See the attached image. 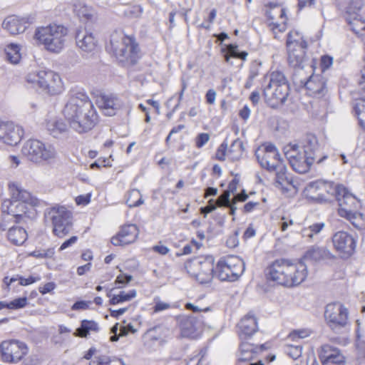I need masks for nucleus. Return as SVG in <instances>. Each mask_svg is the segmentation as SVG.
Here are the masks:
<instances>
[{
    "label": "nucleus",
    "instance_id": "9b49d317",
    "mask_svg": "<svg viewBox=\"0 0 365 365\" xmlns=\"http://www.w3.org/2000/svg\"><path fill=\"white\" fill-rule=\"evenodd\" d=\"M46 221H51L53 232L58 237L62 238L71 230V213L65 207H53L45 212Z\"/></svg>",
    "mask_w": 365,
    "mask_h": 365
},
{
    "label": "nucleus",
    "instance_id": "bb28decb",
    "mask_svg": "<svg viewBox=\"0 0 365 365\" xmlns=\"http://www.w3.org/2000/svg\"><path fill=\"white\" fill-rule=\"evenodd\" d=\"M269 172H275V184L277 187L289 190V186L292 185V178L287 173V168L282 163L272 168Z\"/></svg>",
    "mask_w": 365,
    "mask_h": 365
},
{
    "label": "nucleus",
    "instance_id": "e433bc0d",
    "mask_svg": "<svg viewBox=\"0 0 365 365\" xmlns=\"http://www.w3.org/2000/svg\"><path fill=\"white\" fill-rule=\"evenodd\" d=\"M294 277L289 279L290 283L293 284V287L297 286L302 283L307 278L308 274L307 266L302 261L294 262Z\"/></svg>",
    "mask_w": 365,
    "mask_h": 365
},
{
    "label": "nucleus",
    "instance_id": "c85d7f7f",
    "mask_svg": "<svg viewBox=\"0 0 365 365\" xmlns=\"http://www.w3.org/2000/svg\"><path fill=\"white\" fill-rule=\"evenodd\" d=\"M316 163L314 158L307 155L304 152L290 163L291 167L299 173H305L310 169V166Z\"/></svg>",
    "mask_w": 365,
    "mask_h": 365
},
{
    "label": "nucleus",
    "instance_id": "a18cd8bd",
    "mask_svg": "<svg viewBox=\"0 0 365 365\" xmlns=\"http://www.w3.org/2000/svg\"><path fill=\"white\" fill-rule=\"evenodd\" d=\"M135 296L136 291L135 289H131L128 292L121 291L118 294H114L111 299H110L109 302L110 304L115 305L124 302H128L135 298Z\"/></svg>",
    "mask_w": 365,
    "mask_h": 365
},
{
    "label": "nucleus",
    "instance_id": "9d476101",
    "mask_svg": "<svg viewBox=\"0 0 365 365\" xmlns=\"http://www.w3.org/2000/svg\"><path fill=\"white\" fill-rule=\"evenodd\" d=\"M21 153L27 160L34 163L48 161L54 159L56 155V151L53 145L36 139L27 140L21 149Z\"/></svg>",
    "mask_w": 365,
    "mask_h": 365
},
{
    "label": "nucleus",
    "instance_id": "49530a36",
    "mask_svg": "<svg viewBox=\"0 0 365 365\" xmlns=\"http://www.w3.org/2000/svg\"><path fill=\"white\" fill-rule=\"evenodd\" d=\"M143 202L142 195L138 190L133 189L128 192L126 204L129 207H138L143 204Z\"/></svg>",
    "mask_w": 365,
    "mask_h": 365
},
{
    "label": "nucleus",
    "instance_id": "f03ea898",
    "mask_svg": "<svg viewBox=\"0 0 365 365\" xmlns=\"http://www.w3.org/2000/svg\"><path fill=\"white\" fill-rule=\"evenodd\" d=\"M9 190L11 200L2 203V212L11 216L16 223L25 222L27 219L34 217L35 207L40 204L38 199L16 182H10Z\"/></svg>",
    "mask_w": 365,
    "mask_h": 365
},
{
    "label": "nucleus",
    "instance_id": "864d4df0",
    "mask_svg": "<svg viewBox=\"0 0 365 365\" xmlns=\"http://www.w3.org/2000/svg\"><path fill=\"white\" fill-rule=\"evenodd\" d=\"M312 331L307 329H297L292 331L288 336L291 340L295 341L298 339H304L311 335Z\"/></svg>",
    "mask_w": 365,
    "mask_h": 365
},
{
    "label": "nucleus",
    "instance_id": "7ed1b4c3",
    "mask_svg": "<svg viewBox=\"0 0 365 365\" xmlns=\"http://www.w3.org/2000/svg\"><path fill=\"white\" fill-rule=\"evenodd\" d=\"M262 94L266 103L272 108L284 104L289 94L288 81L282 71H274L264 78Z\"/></svg>",
    "mask_w": 365,
    "mask_h": 365
},
{
    "label": "nucleus",
    "instance_id": "6e6d98bb",
    "mask_svg": "<svg viewBox=\"0 0 365 365\" xmlns=\"http://www.w3.org/2000/svg\"><path fill=\"white\" fill-rule=\"evenodd\" d=\"M351 29L356 34L364 35L361 31H365V23L356 17V20H351Z\"/></svg>",
    "mask_w": 365,
    "mask_h": 365
},
{
    "label": "nucleus",
    "instance_id": "ea45409f",
    "mask_svg": "<svg viewBox=\"0 0 365 365\" xmlns=\"http://www.w3.org/2000/svg\"><path fill=\"white\" fill-rule=\"evenodd\" d=\"M286 45L287 48H294L301 46H307V43L300 33L297 31H291L287 34Z\"/></svg>",
    "mask_w": 365,
    "mask_h": 365
},
{
    "label": "nucleus",
    "instance_id": "473e14b6",
    "mask_svg": "<svg viewBox=\"0 0 365 365\" xmlns=\"http://www.w3.org/2000/svg\"><path fill=\"white\" fill-rule=\"evenodd\" d=\"M8 240L15 245H21L27 240L26 230L21 227L14 226L9 228L7 234Z\"/></svg>",
    "mask_w": 365,
    "mask_h": 365
},
{
    "label": "nucleus",
    "instance_id": "5701e85b",
    "mask_svg": "<svg viewBox=\"0 0 365 365\" xmlns=\"http://www.w3.org/2000/svg\"><path fill=\"white\" fill-rule=\"evenodd\" d=\"M307 48V46H301L294 48H287L288 63L290 66L303 69L308 65V58L306 56Z\"/></svg>",
    "mask_w": 365,
    "mask_h": 365
},
{
    "label": "nucleus",
    "instance_id": "8fccbe9b",
    "mask_svg": "<svg viewBox=\"0 0 365 365\" xmlns=\"http://www.w3.org/2000/svg\"><path fill=\"white\" fill-rule=\"evenodd\" d=\"M90 365H125L121 359L110 361L108 356L101 355L96 356L90 361Z\"/></svg>",
    "mask_w": 365,
    "mask_h": 365
},
{
    "label": "nucleus",
    "instance_id": "2f4dec72",
    "mask_svg": "<svg viewBox=\"0 0 365 365\" xmlns=\"http://www.w3.org/2000/svg\"><path fill=\"white\" fill-rule=\"evenodd\" d=\"M339 215L347 219L354 227L357 229H364L365 228V215L361 212H358L356 211H346L344 209H339L338 210Z\"/></svg>",
    "mask_w": 365,
    "mask_h": 365
},
{
    "label": "nucleus",
    "instance_id": "f8f14e48",
    "mask_svg": "<svg viewBox=\"0 0 365 365\" xmlns=\"http://www.w3.org/2000/svg\"><path fill=\"white\" fill-rule=\"evenodd\" d=\"M267 279L286 287H293L289 279L294 277V262L285 259H276L266 269Z\"/></svg>",
    "mask_w": 365,
    "mask_h": 365
},
{
    "label": "nucleus",
    "instance_id": "13d9d810",
    "mask_svg": "<svg viewBox=\"0 0 365 365\" xmlns=\"http://www.w3.org/2000/svg\"><path fill=\"white\" fill-rule=\"evenodd\" d=\"M209 140L210 135L208 133H200L195 138L196 147L198 148L203 147L208 142Z\"/></svg>",
    "mask_w": 365,
    "mask_h": 365
},
{
    "label": "nucleus",
    "instance_id": "69168bd1",
    "mask_svg": "<svg viewBox=\"0 0 365 365\" xmlns=\"http://www.w3.org/2000/svg\"><path fill=\"white\" fill-rule=\"evenodd\" d=\"M39 280H41V277H39V276H37V277L30 276L28 278H24L21 276V282H19V284L21 286H27V285L31 284L34 282H36Z\"/></svg>",
    "mask_w": 365,
    "mask_h": 365
},
{
    "label": "nucleus",
    "instance_id": "37998d69",
    "mask_svg": "<svg viewBox=\"0 0 365 365\" xmlns=\"http://www.w3.org/2000/svg\"><path fill=\"white\" fill-rule=\"evenodd\" d=\"M20 48L17 44L10 43L5 49L7 60L14 64L19 62L21 54L19 53Z\"/></svg>",
    "mask_w": 365,
    "mask_h": 365
},
{
    "label": "nucleus",
    "instance_id": "0eeeda50",
    "mask_svg": "<svg viewBox=\"0 0 365 365\" xmlns=\"http://www.w3.org/2000/svg\"><path fill=\"white\" fill-rule=\"evenodd\" d=\"M245 262L236 256L220 259L215 267V275L221 281L235 282L243 274Z\"/></svg>",
    "mask_w": 365,
    "mask_h": 365
},
{
    "label": "nucleus",
    "instance_id": "680f3d73",
    "mask_svg": "<svg viewBox=\"0 0 365 365\" xmlns=\"http://www.w3.org/2000/svg\"><path fill=\"white\" fill-rule=\"evenodd\" d=\"M260 66L261 63L256 61L252 62L250 66L248 76L252 78H255L257 76H258L259 73Z\"/></svg>",
    "mask_w": 365,
    "mask_h": 365
},
{
    "label": "nucleus",
    "instance_id": "423d86ee",
    "mask_svg": "<svg viewBox=\"0 0 365 365\" xmlns=\"http://www.w3.org/2000/svg\"><path fill=\"white\" fill-rule=\"evenodd\" d=\"M26 81L32 87H38L43 92L56 95L63 90V83L60 76L52 71H39L36 73H30Z\"/></svg>",
    "mask_w": 365,
    "mask_h": 365
},
{
    "label": "nucleus",
    "instance_id": "603ef678",
    "mask_svg": "<svg viewBox=\"0 0 365 365\" xmlns=\"http://www.w3.org/2000/svg\"><path fill=\"white\" fill-rule=\"evenodd\" d=\"M284 353L293 359L301 356L302 346L301 345L287 344L284 348Z\"/></svg>",
    "mask_w": 365,
    "mask_h": 365
},
{
    "label": "nucleus",
    "instance_id": "3c124183",
    "mask_svg": "<svg viewBox=\"0 0 365 365\" xmlns=\"http://www.w3.org/2000/svg\"><path fill=\"white\" fill-rule=\"evenodd\" d=\"M354 110L360 126L365 130V100L356 102Z\"/></svg>",
    "mask_w": 365,
    "mask_h": 365
},
{
    "label": "nucleus",
    "instance_id": "39448f33",
    "mask_svg": "<svg viewBox=\"0 0 365 365\" xmlns=\"http://www.w3.org/2000/svg\"><path fill=\"white\" fill-rule=\"evenodd\" d=\"M68 29L61 24H51L36 29L34 38L51 53H58L64 47Z\"/></svg>",
    "mask_w": 365,
    "mask_h": 365
},
{
    "label": "nucleus",
    "instance_id": "f3484780",
    "mask_svg": "<svg viewBox=\"0 0 365 365\" xmlns=\"http://www.w3.org/2000/svg\"><path fill=\"white\" fill-rule=\"evenodd\" d=\"M332 242L337 252L346 257H350L355 250L356 240L346 232L339 231L332 237Z\"/></svg>",
    "mask_w": 365,
    "mask_h": 365
},
{
    "label": "nucleus",
    "instance_id": "6e6552de",
    "mask_svg": "<svg viewBox=\"0 0 365 365\" xmlns=\"http://www.w3.org/2000/svg\"><path fill=\"white\" fill-rule=\"evenodd\" d=\"M184 269L200 284L210 282L215 276L214 258L212 256L187 261L185 263Z\"/></svg>",
    "mask_w": 365,
    "mask_h": 365
},
{
    "label": "nucleus",
    "instance_id": "20e7f679",
    "mask_svg": "<svg viewBox=\"0 0 365 365\" xmlns=\"http://www.w3.org/2000/svg\"><path fill=\"white\" fill-rule=\"evenodd\" d=\"M108 48L124 66L134 65L140 58L139 46L135 38L122 32L115 31L111 34Z\"/></svg>",
    "mask_w": 365,
    "mask_h": 365
},
{
    "label": "nucleus",
    "instance_id": "4c0bfd02",
    "mask_svg": "<svg viewBox=\"0 0 365 365\" xmlns=\"http://www.w3.org/2000/svg\"><path fill=\"white\" fill-rule=\"evenodd\" d=\"M73 11L81 21H87L92 19L93 9L82 2H76L73 5Z\"/></svg>",
    "mask_w": 365,
    "mask_h": 365
},
{
    "label": "nucleus",
    "instance_id": "f257e3e1",
    "mask_svg": "<svg viewBox=\"0 0 365 365\" xmlns=\"http://www.w3.org/2000/svg\"><path fill=\"white\" fill-rule=\"evenodd\" d=\"M63 113L70 127L78 133L88 132L98 123L97 112L83 92H76L70 96Z\"/></svg>",
    "mask_w": 365,
    "mask_h": 365
},
{
    "label": "nucleus",
    "instance_id": "f704fd0d",
    "mask_svg": "<svg viewBox=\"0 0 365 365\" xmlns=\"http://www.w3.org/2000/svg\"><path fill=\"white\" fill-rule=\"evenodd\" d=\"M47 129L50 135L56 138L65 135L68 132L67 125L61 119L48 122Z\"/></svg>",
    "mask_w": 365,
    "mask_h": 365
},
{
    "label": "nucleus",
    "instance_id": "052dcab7",
    "mask_svg": "<svg viewBox=\"0 0 365 365\" xmlns=\"http://www.w3.org/2000/svg\"><path fill=\"white\" fill-rule=\"evenodd\" d=\"M230 190H224L223 192L220 195L218 198V202L220 206L230 205Z\"/></svg>",
    "mask_w": 365,
    "mask_h": 365
},
{
    "label": "nucleus",
    "instance_id": "a19ab883",
    "mask_svg": "<svg viewBox=\"0 0 365 365\" xmlns=\"http://www.w3.org/2000/svg\"><path fill=\"white\" fill-rule=\"evenodd\" d=\"M244 150L245 147L243 143L237 138L232 143L227 151V155L232 161L239 160L241 158Z\"/></svg>",
    "mask_w": 365,
    "mask_h": 365
},
{
    "label": "nucleus",
    "instance_id": "6ab92c4d",
    "mask_svg": "<svg viewBox=\"0 0 365 365\" xmlns=\"http://www.w3.org/2000/svg\"><path fill=\"white\" fill-rule=\"evenodd\" d=\"M302 148L307 155L314 158L317 164H322L328 158L327 155L321 154L317 138L312 134H307L304 137L302 141Z\"/></svg>",
    "mask_w": 365,
    "mask_h": 365
},
{
    "label": "nucleus",
    "instance_id": "a878e982",
    "mask_svg": "<svg viewBox=\"0 0 365 365\" xmlns=\"http://www.w3.org/2000/svg\"><path fill=\"white\" fill-rule=\"evenodd\" d=\"M240 338L251 336L257 331V319L254 316L247 314L238 324Z\"/></svg>",
    "mask_w": 365,
    "mask_h": 365
},
{
    "label": "nucleus",
    "instance_id": "1a4fd4ad",
    "mask_svg": "<svg viewBox=\"0 0 365 365\" xmlns=\"http://www.w3.org/2000/svg\"><path fill=\"white\" fill-rule=\"evenodd\" d=\"M324 318L328 327L336 334L343 333L348 328L349 311L340 302L328 304L326 306Z\"/></svg>",
    "mask_w": 365,
    "mask_h": 365
},
{
    "label": "nucleus",
    "instance_id": "79ce46f5",
    "mask_svg": "<svg viewBox=\"0 0 365 365\" xmlns=\"http://www.w3.org/2000/svg\"><path fill=\"white\" fill-rule=\"evenodd\" d=\"M322 185V192L319 193V195L324 196V192L327 193L331 196H334L335 199L340 195V192L344 190V185H335L333 182H327L325 181L324 183H320Z\"/></svg>",
    "mask_w": 365,
    "mask_h": 365
},
{
    "label": "nucleus",
    "instance_id": "e2e57ef3",
    "mask_svg": "<svg viewBox=\"0 0 365 365\" xmlns=\"http://www.w3.org/2000/svg\"><path fill=\"white\" fill-rule=\"evenodd\" d=\"M333 63V58L324 55L321 58L320 67L322 72H324L327 69H328Z\"/></svg>",
    "mask_w": 365,
    "mask_h": 365
},
{
    "label": "nucleus",
    "instance_id": "c9c22d12",
    "mask_svg": "<svg viewBox=\"0 0 365 365\" xmlns=\"http://www.w3.org/2000/svg\"><path fill=\"white\" fill-rule=\"evenodd\" d=\"M363 6L362 0H351L345 8V18L349 24H352L351 20H356L359 16V12Z\"/></svg>",
    "mask_w": 365,
    "mask_h": 365
},
{
    "label": "nucleus",
    "instance_id": "7c9ffc66",
    "mask_svg": "<svg viewBox=\"0 0 365 365\" xmlns=\"http://www.w3.org/2000/svg\"><path fill=\"white\" fill-rule=\"evenodd\" d=\"M260 351L265 349L264 344L260 345L259 348L254 344L242 342L240 346V351L238 354L239 361H250L253 359L254 355L257 352V349Z\"/></svg>",
    "mask_w": 365,
    "mask_h": 365
},
{
    "label": "nucleus",
    "instance_id": "c756f323",
    "mask_svg": "<svg viewBox=\"0 0 365 365\" xmlns=\"http://www.w3.org/2000/svg\"><path fill=\"white\" fill-rule=\"evenodd\" d=\"M305 257L314 261H320L323 259H331L334 258V255L324 247L312 246L305 253Z\"/></svg>",
    "mask_w": 365,
    "mask_h": 365
},
{
    "label": "nucleus",
    "instance_id": "58836bf2",
    "mask_svg": "<svg viewBox=\"0 0 365 365\" xmlns=\"http://www.w3.org/2000/svg\"><path fill=\"white\" fill-rule=\"evenodd\" d=\"M286 45L287 48H294L301 46H307V43L300 33L297 31H291L287 34Z\"/></svg>",
    "mask_w": 365,
    "mask_h": 365
},
{
    "label": "nucleus",
    "instance_id": "0e129e2a",
    "mask_svg": "<svg viewBox=\"0 0 365 365\" xmlns=\"http://www.w3.org/2000/svg\"><path fill=\"white\" fill-rule=\"evenodd\" d=\"M324 182L325 181L321 180L310 182L307 185V190L309 191H319L322 192L323 187L320 183H324Z\"/></svg>",
    "mask_w": 365,
    "mask_h": 365
},
{
    "label": "nucleus",
    "instance_id": "412c9836",
    "mask_svg": "<svg viewBox=\"0 0 365 365\" xmlns=\"http://www.w3.org/2000/svg\"><path fill=\"white\" fill-rule=\"evenodd\" d=\"M96 103L106 115L113 116L122 106L120 100L113 95H101Z\"/></svg>",
    "mask_w": 365,
    "mask_h": 365
},
{
    "label": "nucleus",
    "instance_id": "ddd939ff",
    "mask_svg": "<svg viewBox=\"0 0 365 365\" xmlns=\"http://www.w3.org/2000/svg\"><path fill=\"white\" fill-rule=\"evenodd\" d=\"M27 345L21 341L10 339L0 344V354L3 361L16 364L28 354Z\"/></svg>",
    "mask_w": 365,
    "mask_h": 365
},
{
    "label": "nucleus",
    "instance_id": "aec40b11",
    "mask_svg": "<svg viewBox=\"0 0 365 365\" xmlns=\"http://www.w3.org/2000/svg\"><path fill=\"white\" fill-rule=\"evenodd\" d=\"M312 96H323L327 92L326 80L321 75H312L306 81H301Z\"/></svg>",
    "mask_w": 365,
    "mask_h": 365
},
{
    "label": "nucleus",
    "instance_id": "09e8293b",
    "mask_svg": "<svg viewBox=\"0 0 365 365\" xmlns=\"http://www.w3.org/2000/svg\"><path fill=\"white\" fill-rule=\"evenodd\" d=\"M206 351L200 349L192 353L187 359H185V365H202L205 361Z\"/></svg>",
    "mask_w": 365,
    "mask_h": 365
},
{
    "label": "nucleus",
    "instance_id": "2eb2a0df",
    "mask_svg": "<svg viewBox=\"0 0 365 365\" xmlns=\"http://www.w3.org/2000/svg\"><path fill=\"white\" fill-rule=\"evenodd\" d=\"M319 359L322 365H345V357L339 349L326 344L318 350Z\"/></svg>",
    "mask_w": 365,
    "mask_h": 365
},
{
    "label": "nucleus",
    "instance_id": "72a5a7b5",
    "mask_svg": "<svg viewBox=\"0 0 365 365\" xmlns=\"http://www.w3.org/2000/svg\"><path fill=\"white\" fill-rule=\"evenodd\" d=\"M99 329V325L96 322L83 319L81 322V326L76 330L74 335L86 338L91 332H98Z\"/></svg>",
    "mask_w": 365,
    "mask_h": 365
},
{
    "label": "nucleus",
    "instance_id": "de8ad7c7",
    "mask_svg": "<svg viewBox=\"0 0 365 365\" xmlns=\"http://www.w3.org/2000/svg\"><path fill=\"white\" fill-rule=\"evenodd\" d=\"M284 153L289 164L302 153L296 143H289L284 147Z\"/></svg>",
    "mask_w": 365,
    "mask_h": 365
},
{
    "label": "nucleus",
    "instance_id": "393cba45",
    "mask_svg": "<svg viewBox=\"0 0 365 365\" xmlns=\"http://www.w3.org/2000/svg\"><path fill=\"white\" fill-rule=\"evenodd\" d=\"M339 208L344 209L346 211H356L361 206V202L358 200L354 195L344 186L343 192H340V195L336 200Z\"/></svg>",
    "mask_w": 365,
    "mask_h": 365
},
{
    "label": "nucleus",
    "instance_id": "5fc2aeb1",
    "mask_svg": "<svg viewBox=\"0 0 365 365\" xmlns=\"http://www.w3.org/2000/svg\"><path fill=\"white\" fill-rule=\"evenodd\" d=\"M27 304V298L26 297H19L17 299H15L10 302H7V309H18L23 308L26 307Z\"/></svg>",
    "mask_w": 365,
    "mask_h": 365
},
{
    "label": "nucleus",
    "instance_id": "4468645a",
    "mask_svg": "<svg viewBox=\"0 0 365 365\" xmlns=\"http://www.w3.org/2000/svg\"><path fill=\"white\" fill-rule=\"evenodd\" d=\"M255 156L261 167L269 171L282 163L277 148L272 143L265 144L262 150L258 148L255 151Z\"/></svg>",
    "mask_w": 365,
    "mask_h": 365
},
{
    "label": "nucleus",
    "instance_id": "4d7b16f0",
    "mask_svg": "<svg viewBox=\"0 0 365 365\" xmlns=\"http://www.w3.org/2000/svg\"><path fill=\"white\" fill-rule=\"evenodd\" d=\"M279 17L282 19V24H274L273 29H277L279 31L283 32L286 29V11L283 8H279Z\"/></svg>",
    "mask_w": 365,
    "mask_h": 365
},
{
    "label": "nucleus",
    "instance_id": "774afa93",
    "mask_svg": "<svg viewBox=\"0 0 365 365\" xmlns=\"http://www.w3.org/2000/svg\"><path fill=\"white\" fill-rule=\"evenodd\" d=\"M89 303L88 302L86 301H77L71 307L72 310H85L87 309L89 307Z\"/></svg>",
    "mask_w": 365,
    "mask_h": 365
},
{
    "label": "nucleus",
    "instance_id": "dca6fc26",
    "mask_svg": "<svg viewBox=\"0 0 365 365\" xmlns=\"http://www.w3.org/2000/svg\"><path fill=\"white\" fill-rule=\"evenodd\" d=\"M23 135V130L12 122L0 120V142L9 145H17Z\"/></svg>",
    "mask_w": 365,
    "mask_h": 365
},
{
    "label": "nucleus",
    "instance_id": "c03bdc74",
    "mask_svg": "<svg viewBox=\"0 0 365 365\" xmlns=\"http://www.w3.org/2000/svg\"><path fill=\"white\" fill-rule=\"evenodd\" d=\"M325 227L324 222H316L302 230V236L308 239H312L314 235H318Z\"/></svg>",
    "mask_w": 365,
    "mask_h": 365
},
{
    "label": "nucleus",
    "instance_id": "a211bd4d",
    "mask_svg": "<svg viewBox=\"0 0 365 365\" xmlns=\"http://www.w3.org/2000/svg\"><path fill=\"white\" fill-rule=\"evenodd\" d=\"M139 234L138 227L134 224L122 226L118 234L111 238V243L115 246H123L135 241Z\"/></svg>",
    "mask_w": 365,
    "mask_h": 365
},
{
    "label": "nucleus",
    "instance_id": "b1692460",
    "mask_svg": "<svg viewBox=\"0 0 365 365\" xmlns=\"http://www.w3.org/2000/svg\"><path fill=\"white\" fill-rule=\"evenodd\" d=\"M27 24L28 21L25 18L11 16L4 20L2 26L11 34L16 35L23 33L26 29Z\"/></svg>",
    "mask_w": 365,
    "mask_h": 365
},
{
    "label": "nucleus",
    "instance_id": "bf43d9fd",
    "mask_svg": "<svg viewBox=\"0 0 365 365\" xmlns=\"http://www.w3.org/2000/svg\"><path fill=\"white\" fill-rule=\"evenodd\" d=\"M227 150V143L224 141L217 148L215 157L217 160L220 161H224L225 160V155Z\"/></svg>",
    "mask_w": 365,
    "mask_h": 365
},
{
    "label": "nucleus",
    "instance_id": "338daca9",
    "mask_svg": "<svg viewBox=\"0 0 365 365\" xmlns=\"http://www.w3.org/2000/svg\"><path fill=\"white\" fill-rule=\"evenodd\" d=\"M56 288V284L54 282H47L43 287H39L38 291L42 294H46L51 292Z\"/></svg>",
    "mask_w": 365,
    "mask_h": 365
},
{
    "label": "nucleus",
    "instance_id": "4be33fe9",
    "mask_svg": "<svg viewBox=\"0 0 365 365\" xmlns=\"http://www.w3.org/2000/svg\"><path fill=\"white\" fill-rule=\"evenodd\" d=\"M75 37L76 45L81 51L90 53L96 48L97 41L93 33L86 28L78 29Z\"/></svg>",
    "mask_w": 365,
    "mask_h": 365
},
{
    "label": "nucleus",
    "instance_id": "cd10ccee",
    "mask_svg": "<svg viewBox=\"0 0 365 365\" xmlns=\"http://www.w3.org/2000/svg\"><path fill=\"white\" fill-rule=\"evenodd\" d=\"M199 322L194 317H188L181 321L180 331L182 337L195 339L199 335Z\"/></svg>",
    "mask_w": 365,
    "mask_h": 365
}]
</instances>
